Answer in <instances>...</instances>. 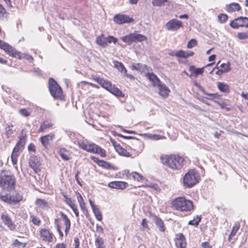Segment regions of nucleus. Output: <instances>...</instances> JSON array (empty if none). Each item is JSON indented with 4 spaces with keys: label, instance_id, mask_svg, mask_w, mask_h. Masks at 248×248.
<instances>
[{
    "label": "nucleus",
    "instance_id": "4c0bfd02",
    "mask_svg": "<svg viewBox=\"0 0 248 248\" xmlns=\"http://www.w3.org/2000/svg\"><path fill=\"white\" fill-rule=\"evenodd\" d=\"M8 16V13L6 12V10L0 4V20H4L7 19Z\"/></svg>",
    "mask_w": 248,
    "mask_h": 248
},
{
    "label": "nucleus",
    "instance_id": "a211bd4d",
    "mask_svg": "<svg viewBox=\"0 0 248 248\" xmlns=\"http://www.w3.org/2000/svg\"><path fill=\"white\" fill-rule=\"evenodd\" d=\"M127 186V183L123 181H113L108 184V186L111 188L119 189H124Z\"/></svg>",
    "mask_w": 248,
    "mask_h": 248
},
{
    "label": "nucleus",
    "instance_id": "f03ea898",
    "mask_svg": "<svg viewBox=\"0 0 248 248\" xmlns=\"http://www.w3.org/2000/svg\"><path fill=\"white\" fill-rule=\"evenodd\" d=\"M162 164L173 170H180L184 165V158L176 155H165L160 157Z\"/></svg>",
    "mask_w": 248,
    "mask_h": 248
},
{
    "label": "nucleus",
    "instance_id": "052dcab7",
    "mask_svg": "<svg viewBox=\"0 0 248 248\" xmlns=\"http://www.w3.org/2000/svg\"><path fill=\"white\" fill-rule=\"evenodd\" d=\"M141 225L144 230L147 231L149 230V228L148 225V221L146 218L142 219Z\"/></svg>",
    "mask_w": 248,
    "mask_h": 248
},
{
    "label": "nucleus",
    "instance_id": "338daca9",
    "mask_svg": "<svg viewBox=\"0 0 248 248\" xmlns=\"http://www.w3.org/2000/svg\"><path fill=\"white\" fill-rule=\"evenodd\" d=\"M74 248H78L79 246V240L78 237H75L74 239Z\"/></svg>",
    "mask_w": 248,
    "mask_h": 248
},
{
    "label": "nucleus",
    "instance_id": "09e8293b",
    "mask_svg": "<svg viewBox=\"0 0 248 248\" xmlns=\"http://www.w3.org/2000/svg\"><path fill=\"white\" fill-rule=\"evenodd\" d=\"M30 217L31 221L33 224L36 226H39L41 224V220L38 217H36L33 215H30Z\"/></svg>",
    "mask_w": 248,
    "mask_h": 248
},
{
    "label": "nucleus",
    "instance_id": "a878e982",
    "mask_svg": "<svg viewBox=\"0 0 248 248\" xmlns=\"http://www.w3.org/2000/svg\"><path fill=\"white\" fill-rule=\"evenodd\" d=\"M64 198L66 199V202L68 204L74 211L76 217H79V212L77 206L75 203H73L71 199L68 198L67 196L64 195Z\"/></svg>",
    "mask_w": 248,
    "mask_h": 248
},
{
    "label": "nucleus",
    "instance_id": "9b49d317",
    "mask_svg": "<svg viewBox=\"0 0 248 248\" xmlns=\"http://www.w3.org/2000/svg\"><path fill=\"white\" fill-rule=\"evenodd\" d=\"M183 27V23L177 19H172L166 23L165 28L168 31H175Z\"/></svg>",
    "mask_w": 248,
    "mask_h": 248
},
{
    "label": "nucleus",
    "instance_id": "ddd939ff",
    "mask_svg": "<svg viewBox=\"0 0 248 248\" xmlns=\"http://www.w3.org/2000/svg\"><path fill=\"white\" fill-rule=\"evenodd\" d=\"M24 148L19 146L16 144L13 149L12 155L11 160L13 165H16L17 162V157L19 155L20 153L22 151Z\"/></svg>",
    "mask_w": 248,
    "mask_h": 248
},
{
    "label": "nucleus",
    "instance_id": "4d7b16f0",
    "mask_svg": "<svg viewBox=\"0 0 248 248\" xmlns=\"http://www.w3.org/2000/svg\"><path fill=\"white\" fill-rule=\"evenodd\" d=\"M36 203L41 207H44L47 204V203L44 200L40 199H38L36 201Z\"/></svg>",
    "mask_w": 248,
    "mask_h": 248
},
{
    "label": "nucleus",
    "instance_id": "de8ad7c7",
    "mask_svg": "<svg viewBox=\"0 0 248 248\" xmlns=\"http://www.w3.org/2000/svg\"><path fill=\"white\" fill-rule=\"evenodd\" d=\"M93 79L99 84L102 87L107 79H105L103 78H101L96 76H92Z\"/></svg>",
    "mask_w": 248,
    "mask_h": 248
},
{
    "label": "nucleus",
    "instance_id": "c756f323",
    "mask_svg": "<svg viewBox=\"0 0 248 248\" xmlns=\"http://www.w3.org/2000/svg\"><path fill=\"white\" fill-rule=\"evenodd\" d=\"M40 235L41 237L51 242L53 240L52 234L47 229H42L40 231Z\"/></svg>",
    "mask_w": 248,
    "mask_h": 248
},
{
    "label": "nucleus",
    "instance_id": "13d9d810",
    "mask_svg": "<svg viewBox=\"0 0 248 248\" xmlns=\"http://www.w3.org/2000/svg\"><path fill=\"white\" fill-rule=\"evenodd\" d=\"M148 186L149 187L154 189L156 191H157L158 192H159L161 190V189L158 186V185L156 184L151 183V184H149V185H148Z\"/></svg>",
    "mask_w": 248,
    "mask_h": 248
},
{
    "label": "nucleus",
    "instance_id": "79ce46f5",
    "mask_svg": "<svg viewBox=\"0 0 248 248\" xmlns=\"http://www.w3.org/2000/svg\"><path fill=\"white\" fill-rule=\"evenodd\" d=\"M60 220L59 218H56L54 220V223L56 227L57 231H58L60 237H62L63 236V232L61 230V226L60 224Z\"/></svg>",
    "mask_w": 248,
    "mask_h": 248
},
{
    "label": "nucleus",
    "instance_id": "dca6fc26",
    "mask_svg": "<svg viewBox=\"0 0 248 248\" xmlns=\"http://www.w3.org/2000/svg\"><path fill=\"white\" fill-rule=\"evenodd\" d=\"M54 134H49L42 137L39 139L40 141L45 148H47L49 144V141H52L55 138Z\"/></svg>",
    "mask_w": 248,
    "mask_h": 248
},
{
    "label": "nucleus",
    "instance_id": "9d476101",
    "mask_svg": "<svg viewBox=\"0 0 248 248\" xmlns=\"http://www.w3.org/2000/svg\"><path fill=\"white\" fill-rule=\"evenodd\" d=\"M96 42L99 46L105 47L108 46V44L112 42L115 44H116L118 42V39L110 35L108 36L107 37H105L103 34H102L96 38Z\"/></svg>",
    "mask_w": 248,
    "mask_h": 248
},
{
    "label": "nucleus",
    "instance_id": "5701e85b",
    "mask_svg": "<svg viewBox=\"0 0 248 248\" xmlns=\"http://www.w3.org/2000/svg\"><path fill=\"white\" fill-rule=\"evenodd\" d=\"M60 214L64 221V225L65 226L64 232L65 235H67L69 232L71 227L70 220L68 218L67 216L62 212H60Z\"/></svg>",
    "mask_w": 248,
    "mask_h": 248
},
{
    "label": "nucleus",
    "instance_id": "473e14b6",
    "mask_svg": "<svg viewBox=\"0 0 248 248\" xmlns=\"http://www.w3.org/2000/svg\"><path fill=\"white\" fill-rule=\"evenodd\" d=\"M112 94L117 97H124V94L118 88L112 85L111 88L108 91Z\"/></svg>",
    "mask_w": 248,
    "mask_h": 248
},
{
    "label": "nucleus",
    "instance_id": "a18cd8bd",
    "mask_svg": "<svg viewBox=\"0 0 248 248\" xmlns=\"http://www.w3.org/2000/svg\"><path fill=\"white\" fill-rule=\"evenodd\" d=\"M115 67L122 73L126 74L127 71L123 63H114Z\"/></svg>",
    "mask_w": 248,
    "mask_h": 248
},
{
    "label": "nucleus",
    "instance_id": "603ef678",
    "mask_svg": "<svg viewBox=\"0 0 248 248\" xmlns=\"http://www.w3.org/2000/svg\"><path fill=\"white\" fill-rule=\"evenodd\" d=\"M19 113L24 117H28L31 115V112L26 108H21L19 110Z\"/></svg>",
    "mask_w": 248,
    "mask_h": 248
},
{
    "label": "nucleus",
    "instance_id": "58836bf2",
    "mask_svg": "<svg viewBox=\"0 0 248 248\" xmlns=\"http://www.w3.org/2000/svg\"><path fill=\"white\" fill-rule=\"evenodd\" d=\"M237 20L240 22L241 27L248 28V17L240 16L237 18Z\"/></svg>",
    "mask_w": 248,
    "mask_h": 248
},
{
    "label": "nucleus",
    "instance_id": "e433bc0d",
    "mask_svg": "<svg viewBox=\"0 0 248 248\" xmlns=\"http://www.w3.org/2000/svg\"><path fill=\"white\" fill-rule=\"evenodd\" d=\"M132 67L133 69L141 72H144L147 69V66L143 63H135Z\"/></svg>",
    "mask_w": 248,
    "mask_h": 248
},
{
    "label": "nucleus",
    "instance_id": "e2e57ef3",
    "mask_svg": "<svg viewBox=\"0 0 248 248\" xmlns=\"http://www.w3.org/2000/svg\"><path fill=\"white\" fill-rule=\"evenodd\" d=\"M112 85V84L110 81L106 80L102 87L106 89L108 91L110 88H111Z\"/></svg>",
    "mask_w": 248,
    "mask_h": 248
},
{
    "label": "nucleus",
    "instance_id": "8fccbe9b",
    "mask_svg": "<svg viewBox=\"0 0 248 248\" xmlns=\"http://www.w3.org/2000/svg\"><path fill=\"white\" fill-rule=\"evenodd\" d=\"M98 165L99 166H101L105 169H110L111 168V164L105 161H104L102 160L101 161H99V163H98Z\"/></svg>",
    "mask_w": 248,
    "mask_h": 248
},
{
    "label": "nucleus",
    "instance_id": "2eb2a0df",
    "mask_svg": "<svg viewBox=\"0 0 248 248\" xmlns=\"http://www.w3.org/2000/svg\"><path fill=\"white\" fill-rule=\"evenodd\" d=\"M1 218L4 224L11 230L14 231L16 228V225L14 223L11 218L7 214H2Z\"/></svg>",
    "mask_w": 248,
    "mask_h": 248
},
{
    "label": "nucleus",
    "instance_id": "4468645a",
    "mask_svg": "<svg viewBox=\"0 0 248 248\" xmlns=\"http://www.w3.org/2000/svg\"><path fill=\"white\" fill-rule=\"evenodd\" d=\"M114 21L119 24L124 23H130L133 21V19L126 15H116L114 16Z\"/></svg>",
    "mask_w": 248,
    "mask_h": 248
},
{
    "label": "nucleus",
    "instance_id": "6e6d98bb",
    "mask_svg": "<svg viewBox=\"0 0 248 248\" xmlns=\"http://www.w3.org/2000/svg\"><path fill=\"white\" fill-rule=\"evenodd\" d=\"M167 1V0H153L152 4L155 6H159Z\"/></svg>",
    "mask_w": 248,
    "mask_h": 248
},
{
    "label": "nucleus",
    "instance_id": "5fc2aeb1",
    "mask_svg": "<svg viewBox=\"0 0 248 248\" xmlns=\"http://www.w3.org/2000/svg\"><path fill=\"white\" fill-rule=\"evenodd\" d=\"M197 45V41L194 39H192L188 41L187 44V47L188 48H191Z\"/></svg>",
    "mask_w": 248,
    "mask_h": 248
},
{
    "label": "nucleus",
    "instance_id": "ea45409f",
    "mask_svg": "<svg viewBox=\"0 0 248 248\" xmlns=\"http://www.w3.org/2000/svg\"><path fill=\"white\" fill-rule=\"evenodd\" d=\"M95 244L96 248H106L103 239L99 236L95 239Z\"/></svg>",
    "mask_w": 248,
    "mask_h": 248
},
{
    "label": "nucleus",
    "instance_id": "4be33fe9",
    "mask_svg": "<svg viewBox=\"0 0 248 248\" xmlns=\"http://www.w3.org/2000/svg\"><path fill=\"white\" fill-rule=\"evenodd\" d=\"M220 69L217 68L215 73L217 75H221L223 73L227 72L231 70L230 63H222Z\"/></svg>",
    "mask_w": 248,
    "mask_h": 248
},
{
    "label": "nucleus",
    "instance_id": "f704fd0d",
    "mask_svg": "<svg viewBox=\"0 0 248 248\" xmlns=\"http://www.w3.org/2000/svg\"><path fill=\"white\" fill-rule=\"evenodd\" d=\"M115 149L117 153L125 157H129L131 155L129 152H127V150L123 148L120 145L116 146L115 147Z\"/></svg>",
    "mask_w": 248,
    "mask_h": 248
},
{
    "label": "nucleus",
    "instance_id": "6ab92c4d",
    "mask_svg": "<svg viewBox=\"0 0 248 248\" xmlns=\"http://www.w3.org/2000/svg\"><path fill=\"white\" fill-rule=\"evenodd\" d=\"M189 71L190 72V78H197L199 75L203 73V67L196 68L195 66L192 65L189 67Z\"/></svg>",
    "mask_w": 248,
    "mask_h": 248
},
{
    "label": "nucleus",
    "instance_id": "c85d7f7f",
    "mask_svg": "<svg viewBox=\"0 0 248 248\" xmlns=\"http://www.w3.org/2000/svg\"><path fill=\"white\" fill-rule=\"evenodd\" d=\"M194 53L190 51H184L180 50L177 51L174 55L179 58H187L193 55Z\"/></svg>",
    "mask_w": 248,
    "mask_h": 248
},
{
    "label": "nucleus",
    "instance_id": "37998d69",
    "mask_svg": "<svg viewBox=\"0 0 248 248\" xmlns=\"http://www.w3.org/2000/svg\"><path fill=\"white\" fill-rule=\"evenodd\" d=\"M129 177L130 178L132 177L134 180L138 181H140L143 179V176L136 171L131 173Z\"/></svg>",
    "mask_w": 248,
    "mask_h": 248
},
{
    "label": "nucleus",
    "instance_id": "393cba45",
    "mask_svg": "<svg viewBox=\"0 0 248 248\" xmlns=\"http://www.w3.org/2000/svg\"><path fill=\"white\" fill-rule=\"evenodd\" d=\"M53 124L49 121H45L40 124V126L38 129V132H44L47 129L50 128L53 126Z\"/></svg>",
    "mask_w": 248,
    "mask_h": 248
},
{
    "label": "nucleus",
    "instance_id": "0e129e2a",
    "mask_svg": "<svg viewBox=\"0 0 248 248\" xmlns=\"http://www.w3.org/2000/svg\"><path fill=\"white\" fill-rule=\"evenodd\" d=\"M237 37L240 39H245L248 38V35L245 32H239L237 34Z\"/></svg>",
    "mask_w": 248,
    "mask_h": 248
},
{
    "label": "nucleus",
    "instance_id": "2f4dec72",
    "mask_svg": "<svg viewBox=\"0 0 248 248\" xmlns=\"http://www.w3.org/2000/svg\"><path fill=\"white\" fill-rule=\"evenodd\" d=\"M154 221L159 230L161 232H164L165 231V227L164 226L163 220L157 216H155Z\"/></svg>",
    "mask_w": 248,
    "mask_h": 248
},
{
    "label": "nucleus",
    "instance_id": "1a4fd4ad",
    "mask_svg": "<svg viewBox=\"0 0 248 248\" xmlns=\"http://www.w3.org/2000/svg\"><path fill=\"white\" fill-rule=\"evenodd\" d=\"M121 39L128 45H131L132 43L144 41L147 39V38L145 36L135 31L121 37Z\"/></svg>",
    "mask_w": 248,
    "mask_h": 248
},
{
    "label": "nucleus",
    "instance_id": "423d86ee",
    "mask_svg": "<svg viewBox=\"0 0 248 248\" xmlns=\"http://www.w3.org/2000/svg\"><path fill=\"white\" fill-rule=\"evenodd\" d=\"M49 90L51 95L55 99H62L63 97L61 87L52 78L48 80Z\"/></svg>",
    "mask_w": 248,
    "mask_h": 248
},
{
    "label": "nucleus",
    "instance_id": "bf43d9fd",
    "mask_svg": "<svg viewBox=\"0 0 248 248\" xmlns=\"http://www.w3.org/2000/svg\"><path fill=\"white\" fill-rule=\"evenodd\" d=\"M216 102L220 107L221 108L225 109L227 111H229L231 109L230 108L228 107L227 105L225 102Z\"/></svg>",
    "mask_w": 248,
    "mask_h": 248
},
{
    "label": "nucleus",
    "instance_id": "7ed1b4c3",
    "mask_svg": "<svg viewBox=\"0 0 248 248\" xmlns=\"http://www.w3.org/2000/svg\"><path fill=\"white\" fill-rule=\"evenodd\" d=\"M0 48L3 49L10 56L20 60L33 61L32 57L28 54L22 53L17 51L12 46L0 40Z\"/></svg>",
    "mask_w": 248,
    "mask_h": 248
},
{
    "label": "nucleus",
    "instance_id": "c9c22d12",
    "mask_svg": "<svg viewBox=\"0 0 248 248\" xmlns=\"http://www.w3.org/2000/svg\"><path fill=\"white\" fill-rule=\"evenodd\" d=\"M217 87L222 92L228 93L230 92V87L229 85L223 82H219L217 83Z\"/></svg>",
    "mask_w": 248,
    "mask_h": 248
},
{
    "label": "nucleus",
    "instance_id": "864d4df0",
    "mask_svg": "<svg viewBox=\"0 0 248 248\" xmlns=\"http://www.w3.org/2000/svg\"><path fill=\"white\" fill-rule=\"evenodd\" d=\"M230 25L232 28L234 29H237L239 27H241V24L240 22H239L237 20V18L235 19L233 21H232L230 23Z\"/></svg>",
    "mask_w": 248,
    "mask_h": 248
},
{
    "label": "nucleus",
    "instance_id": "72a5a7b5",
    "mask_svg": "<svg viewBox=\"0 0 248 248\" xmlns=\"http://www.w3.org/2000/svg\"><path fill=\"white\" fill-rule=\"evenodd\" d=\"M15 130L14 125L12 124H8L5 128V134L6 135L7 138H9L12 137Z\"/></svg>",
    "mask_w": 248,
    "mask_h": 248
},
{
    "label": "nucleus",
    "instance_id": "6e6552de",
    "mask_svg": "<svg viewBox=\"0 0 248 248\" xmlns=\"http://www.w3.org/2000/svg\"><path fill=\"white\" fill-rule=\"evenodd\" d=\"M121 39L128 45H131L132 43L144 41L147 39V38L145 36L135 31L121 37Z\"/></svg>",
    "mask_w": 248,
    "mask_h": 248
},
{
    "label": "nucleus",
    "instance_id": "774afa93",
    "mask_svg": "<svg viewBox=\"0 0 248 248\" xmlns=\"http://www.w3.org/2000/svg\"><path fill=\"white\" fill-rule=\"evenodd\" d=\"M28 149L30 152H35V146L34 144L30 143L28 147Z\"/></svg>",
    "mask_w": 248,
    "mask_h": 248
},
{
    "label": "nucleus",
    "instance_id": "680f3d73",
    "mask_svg": "<svg viewBox=\"0 0 248 248\" xmlns=\"http://www.w3.org/2000/svg\"><path fill=\"white\" fill-rule=\"evenodd\" d=\"M78 144L80 148H81V149H82L86 151L89 144H87L84 141H80L78 142Z\"/></svg>",
    "mask_w": 248,
    "mask_h": 248
},
{
    "label": "nucleus",
    "instance_id": "7c9ffc66",
    "mask_svg": "<svg viewBox=\"0 0 248 248\" xmlns=\"http://www.w3.org/2000/svg\"><path fill=\"white\" fill-rule=\"evenodd\" d=\"M241 7L237 3H231L227 5L226 10L229 13H232L235 11H238L240 10Z\"/></svg>",
    "mask_w": 248,
    "mask_h": 248
},
{
    "label": "nucleus",
    "instance_id": "c03bdc74",
    "mask_svg": "<svg viewBox=\"0 0 248 248\" xmlns=\"http://www.w3.org/2000/svg\"><path fill=\"white\" fill-rule=\"evenodd\" d=\"M239 227H240V225L239 224H235L233 227L231 231V234H230L229 237V241H230L231 239L235 236L237 232L238 231V229H239Z\"/></svg>",
    "mask_w": 248,
    "mask_h": 248
},
{
    "label": "nucleus",
    "instance_id": "f3484780",
    "mask_svg": "<svg viewBox=\"0 0 248 248\" xmlns=\"http://www.w3.org/2000/svg\"><path fill=\"white\" fill-rule=\"evenodd\" d=\"M175 245L178 248H186V243L185 238L182 233L176 234L175 240Z\"/></svg>",
    "mask_w": 248,
    "mask_h": 248
},
{
    "label": "nucleus",
    "instance_id": "b1692460",
    "mask_svg": "<svg viewBox=\"0 0 248 248\" xmlns=\"http://www.w3.org/2000/svg\"><path fill=\"white\" fill-rule=\"evenodd\" d=\"M26 140L27 134L25 130L22 129L20 133V135L18 137V140L16 144L19 146H21L24 148V145L26 143Z\"/></svg>",
    "mask_w": 248,
    "mask_h": 248
},
{
    "label": "nucleus",
    "instance_id": "20e7f679",
    "mask_svg": "<svg viewBox=\"0 0 248 248\" xmlns=\"http://www.w3.org/2000/svg\"><path fill=\"white\" fill-rule=\"evenodd\" d=\"M171 205L175 209L181 212L190 211L193 209L192 202L184 197L175 198L171 202Z\"/></svg>",
    "mask_w": 248,
    "mask_h": 248
},
{
    "label": "nucleus",
    "instance_id": "49530a36",
    "mask_svg": "<svg viewBox=\"0 0 248 248\" xmlns=\"http://www.w3.org/2000/svg\"><path fill=\"white\" fill-rule=\"evenodd\" d=\"M92 210L93 214H94V216L96 217V218L98 221H101L102 219V215L99 208L97 207L95 209H93V210Z\"/></svg>",
    "mask_w": 248,
    "mask_h": 248
},
{
    "label": "nucleus",
    "instance_id": "0eeeda50",
    "mask_svg": "<svg viewBox=\"0 0 248 248\" xmlns=\"http://www.w3.org/2000/svg\"><path fill=\"white\" fill-rule=\"evenodd\" d=\"M199 176L194 170H190L187 172L183 178L184 186L187 187H193L199 182Z\"/></svg>",
    "mask_w": 248,
    "mask_h": 248
},
{
    "label": "nucleus",
    "instance_id": "f8f14e48",
    "mask_svg": "<svg viewBox=\"0 0 248 248\" xmlns=\"http://www.w3.org/2000/svg\"><path fill=\"white\" fill-rule=\"evenodd\" d=\"M86 151L91 153L99 154L101 157H105L106 155V151L94 143L89 144Z\"/></svg>",
    "mask_w": 248,
    "mask_h": 248
},
{
    "label": "nucleus",
    "instance_id": "bb28decb",
    "mask_svg": "<svg viewBox=\"0 0 248 248\" xmlns=\"http://www.w3.org/2000/svg\"><path fill=\"white\" fill-rule=\"evenodd\" d=\"M59 154L62 158L65 161L69 160L70 159V153L69 151L64 148H60L59 151Z\"/></svg>",
    "mask_w": 248,
    "mask_h": 248
},
{
    "label": "nucleus",
    "instance_id": "39448f33",
    "mask_svg": "<svg viewBox=\"0 0 248 248\" xmlns=\"http://www.w3.org/2000/svg\"><path fill=\"white\" fill-rule=\"evenodd\" d=\"M12 192H0V201L9 204H15L22 201L23 196L19 193L15 194Z\"/></svg>",
    "mask_w": 248,
    "mask_h": 248
},
{
    "label": "nucleus",
    "instance_id": "f257e3e1",
    "mask_svg": "<svg viewBox=\"0 0 248 248\" xmlns=\"http://www.w3.org/2000/svg\"><path fill=\"white\" fill-rule=\"evenodd\" d=\"M16 178L9 170H2L0 173V186L1 191L13 192L15 189Z\"/></svg>",
    "mask_w": 248,
    "mask_h": 248
},
{
    "label": "nucleus",
    "instance_id": "cd10ccee",
    "mask_svg": "<svg viewBox=\"0 0 248 248\" xmlns=\"http://www.w3.org/2000/svg\"><path fill=\"white\" fill-rule=\"evenodd\" d=\"M147 77L148 78L150 81L152 82L153 85L154 86H157L158 84L161 82L160 80L157 78L156 75L153 74V73H148L146 75Z\"/></svg>",
    "mask_w": 248,
    "mask_h": 248
},
{
    "label": "nucleus",
    "instance_id": "69168bd1",
    "mask_svg": "<svg viewBox=\"0 0 248 248\" xmlns=\"http://www.w3.org/2000/svg\"><path fill=\"white\" fill-rule=\"evenodd\" d=\"M114 135H117V136L119 137H122L123 138L125 139H134V138L132 136H124L121 134H118L116 132H114L113 133Z\"/></svg>",
    "mask_w": 248,
    "mask_h": 248
},
{
    "label": "nucleus",
    "instance_id": "412c9836",
    "mask_svg": "<svg viewBox=\"0 0 248 248\" xmlns=\"http://www.w3.org/2000/svg\"><path fill=\"white\" fill-rule=\"evenodd\" d=\"M30 166L33 170L35 172L40 171L39 165L40 163L37 158L35 156H31L29 160Z\"/></svg>",
    "mask_w": 248,
    "mask_h": 248
},
{
    "label": "nucleus",
    "instance_id": "3c124183",
    "mask_svg": "<svg viewBox=\"0 0 248 248\" xmlns=\"http://www.w3.org/2000/svg\"><path fill=\"white\" fill-rule=\"evenodd\" d=\"M217 18L220 23H224L227 21L228 16L226 14H220L218 16Z\"/></svg>",
    "mask_w": 248,
    "mask_h": 248
},
{
    "label": "nucleus",
    "instance_id": "aec40b11",
    "mask_svg": "<svg viewBox=\"0 0 248 248\" xmlns=\"http://www.w3.org/2000/svg\"><path fill=\"white\" fill-rule=\"evenodd\" d=\"M159 88V93L164 98H166L170 92L169 88L165 84H162L161 82L157 86Z\"/></svg>",
    "mask_w": 248,
    "mask_h": 248
},
{
    "label": "nucleus",
    "instance_id": "a19ab883",
    "mask_svg": "<svg viewBox=\"0 0 248 248\" xmlns=\"http://www.w3.org/2000/svg\"><path fill=\"white\" fill-rule=\"evenodd\" d=\"M201 219H202L201 217L197 216L195 217H194L193 218V219L190 220L188 222V224L197 227L198 226L201 220Z\"/></svg>",
    "mask_w": 248,
    "mask_h": 248
}]
</instances>
